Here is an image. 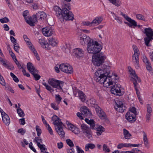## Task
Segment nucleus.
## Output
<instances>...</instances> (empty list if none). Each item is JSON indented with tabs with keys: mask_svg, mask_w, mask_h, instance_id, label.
Returning <instances> with one entry per match:
<instances>
[{
	"mask_svg": "<svg viewBox=\"0 0 153 153\" xmlns=\"http://www.w3.org/2000/svg\"><path fill=\"white\" fill-rule=\"evenodd\" d=\"M52 119L53 121V124L55 126V128L57 132L61 138H63L65 133L63 129V124L61 120L56 115L52 117Z\"/></svg>",
	"mask_w": 153,
	"mask_h": 153,
	"instance_id": "f03ea898",
	"label": "nucleus"
},
{
	"mask_svg": "<svg viewBox=\"0 0 153 153\" xmlns=\"http://www.w3.org/2000/svg\"><path fill=\"white\" fill-rule=\"evenodd\" d=\"M113 4L117 7L120 6L121 4V1L120 0H108Z\"/></svg>",
	"mask_w": 153,
	"mask_h": 153,
	"instance_id": "f704fd0d",
	"label": "nucleus"
},
{
	"mask_svg": "<svg viewBox=\"0 0 153 153\" xmlns=\"http://www.w3.org/2000/svg\"><path fill=\"white\" fill-rule=\"evenodd\" d=\"M123 135L125 139H129L131 136V134L126 129H123Z\"/></svg>",
	"mask_w": 153,
	"mask_h": 153,
	"instance_id": "72a5a7b5",
	"label": "nucleus"
},
{
	"mask_svg": "<svg viewBox=\"0 0 153 153\" xmlns=\"http://www.w3.org/2000/svg\"><path fill=\"white\" fill-rule=\"evenodd\" d=\"M76 147L77 153H85L84 151L79 146H76Z\"/></svg>",
	"mask_w": 153,
	"mask_h": 153,
	"instance_id": "4d7b16f0",
	"label": "nucleus"
},
{
	"mask_svg": "<svg viewBox=\"0 0 153 153\" xmlns=\"http://www.w3.org/2000/svg\"><path fill=\"white\" fill-rule=\"evenodd\" d=\"M136 117L134 114H132L131 113L128 112L126 113L125 117L128 121L130 123H133L136 120Z\"/></svg>",
	"mask_w": 153,
	"mask_h": 153,
	"instance_id": "aec40b11",
	"label": "nucleus"
},
{
	"mask_svg": "<svg viewBox=\"0 0 153 153\" xmlns=\"http://www.w3.org/2000/svg\"><path fill=\"white\" fill-rule=\"evenodd\" d=\"M42 140L41 138L39 137H36L35 138V139L33 140V141L37 143L38 144V143H42Z\"/></svg>",
	"mask_w": 153,
	"mask_h": 153,
	"instance_id": "c03bdc74",
	"label": "nucleus"
},
{
	"mask_svg": "<svg viewBox=\"0 0 153 153\" xmlns=\"http://www.w3.org/2000/svg\"><path fill=\"white\" fill-rule=\"evenodd\" d=\"M78 97L79 99L82 102H84L86 99V96L85 94L82 91L78 90L77 91Z\"/></svg>",
	"mask_w": 153,
	"mask_h": 153,
	"instance_id": "a878e982",
	"label": "nucleus"
},
{
	"mask_svg": "<svg viewBox=\"0 0 153 153\" xmlns=\"http://www.w3.org/2000/svg\"><path fill=\"white\" fill-rule=\"evenodd\" d=\"M18 133H20L21 135H23L25 133L26 131L23 128H21L18 130Z\"/></svg>",
	"mask_w": 153,
	"mask_h": 153,
	"instance_id": "6e6d98bb",
	"label": "nucleus"
},
{
	"mask_svg": "<svg viewBox=\"0 0 153 153\" xmlns=\"http://www.w3.org/2000/svg\"><path fill=\"white\" fill-rule=\"evenodd\" d=\"M102 48V46L97 41H94L87 45V49L88 53L93 54L98 53Z\"/></svg>",
	"mask_w": 153,
	"mask_h": 153,
	"instance_id": "7ed1b4c3",
	"label": "nucleus"
},
{
	"mask_svg": "<svg viewBox=\"0 0 153 153\" xmlns=\"http://www.w3.org/2000/svg\"><path fill=\"white\" fill-rule=\"evenodd\" d=\"M140 146V144H132L131 143H120L117 146V149H121L124 147L128 148L132 147H139Z\"/></svg>",
	"mask_w": 153,
	"mask_h": 153,
	"instance_id": "a211bd4d",
	"label": "nucleus"
},
{
	"mask_svg": "<svg viewBox=\"0 0 153 153\" xmlns=\"http://www.w3.org/2000/svg\"><path fill=\"white\" fill-rule=\"evenodd\" d=\"M74 51L76 56L77 58L83 57L84 54V51L80 48H77L74 49Z\"/></svg>",
	"mask_w": 153,
	"mask_h": 153,
	"instance_id": "4be33fe9",
	"label": "nucleus"
},
{
	"mask_svg": "<svg viewBox=\"0 0 153 153\" xmlns=\"http://www.w3.org/2000/svg\"><path fill=\"white\" fill-rule=\"evenodd\" d=\"M46 127L50 134L52 135H53V132L51 127L50 126V125L49 124L47 125V126H46Z\"/></svg>",
	"mask_w": 153,
	"mask_h": 153,
	"instance_id": "49530a36",
	"label": "nucleus"
},
{
	"mask_svg": "<svg viewBox=\"0 0 153 153\" xmlns=\"http://www.w3.org/2000/svg\"><path fill=\"white\" fill-rule=\"evenodd\" d=\"M129 113H131L132 114L135 115V116H136L137 115V112L136 111V108L134 107H131L129 108V111L127 112Z\"/></svg>",
	"mask_w": 153,
	"mask_h": 153,
	"instance_id": "58836bf2",
	"label": "nucleus"
},
{
	"mask_svg": "<svg viewBox=\"0 0 153 153\" xmlns=\"http://www.w3.org/2000/svg\"><path fill=\"white\" fill-rule=\"evenodd\" d=\"M97 134L98 136H100L102 134L103 132L105 131V128L101 126H99L96 128Z\"/></svg>",
	"mask_w": 153,
	"mask_h": 153,
	"instance_id": "2f4dec72",
	"label": "nucleus"
},
{
	"mask_svg": "<svg viewBox=\"0 0 153 153\" xmlns=\"http://www.w3.org/2000/svg\"><path fill=\"white\" fill-rule=\"evenodd\" d=\"M28 11L27 10H25L24 11L23 13V15L25 20L26 19H27L28 17H27V16L28 14Z\"/></svg>",
	"mask_w": 153,
	"mask_h": 153,
	"instance_id": "0e129e2a",
	"label": "nucleus"
},
{
	"mask_svg": "<svg viewBox=\"0 0 153 153\" xmlns=\"http://www.w3.org/2000/svg\"><path fill=\"white\" fill-rule=\"evenodd\" d=\"M51 107L54 110H59V108L58 105L56 102H54L51 104Z\"/></svg>",
	"mask_w": 153,
	"mask_h": 153,
	"instance_id": "79ce46f5",
	"label": "nucleus"
},
{
	"mask_svg": "<svg viewBox=\"0 0 153 153\" xmlns=\"http://www.w3.org/2000/svg\"><path fill=\"white\" fill-rule=\"evenodd\" d=\"M134 53L132 56V61L137 69L139 68V56L140 55L139 50L137 47L134 45L132 46Z\"/></svg>",
	"mask_w": 153,
	"mask_h": 153,
	"instance_id": "0eeeda50",
	"label": "nucleus"
},
{
	"mask_svg": "<svg viewBox=\"0 0 153 153\" xmlns=\"http://www.w3.org/2000/svg\"><path fill=\"white\" fill-rule=\"evenodd\" d=\"M55 96V102H56L57 105H58L60 102L62 98L59 94H56Z\"/></svg>",
	"mask_w": 153,
	"mask_h": 153,
	"instance_id": "a19ab883",
	"label": "nucleus"
},
{
	"mask_svg": "<svg viewBox=\"0 0 153 153\" xmlns=\"http://www.w3.org/2000/svg\"><path fill=\"white\" fill-rule=\"evenodd\" d=\"M42 84L43 85H44L45 87L46 88L48 91H51L52 90V88L46 82H44L42 83Z\"/></svg>",
	"mask_w": 153,
	"mask_h": 153,
	"instance_id": "de8ad7c7",
	"label": "nucleus"
},
{
	"mask_svg": "<svg viewBox=\"0 0 153 153\" xmlns=\"http://www.w3.org/2000/svg\"><path fill=\"white\" fill-rule=\"evenodd\" d=\"M146 69L149 71L151 70L152 69L151 65L150 62L146 64Z\"/></svg>",
	"mask_w": 153,
	"mask_h": 153,
	"instance_id": "13d9d810",
	"label": "nucleus"
},
{
	"mask_svg": "<svg viewBox=\"0 0 153 153\" xmlns=\"http://www.w3.org/2000/svg\"><path fill=\"white\" fill-rule=\"evenodd\" d=\"M83 133L88 138L91 140L92 139V133L90 128L85 124H83L81 125Z\"/></svg>",
	"mask_w": 153,
	"mask_h": 153,
	"instance_id": "f8f14e48",
	"label": "nucleus"
},
{
	"mask_svg": "<svg viewBox=\"0 0 153 153\" xmlns=\"http://www.w3.org/2000/svg\"><path fill=\"white\" fill-rule=\"evenodd\" d=\"M43 35L45 36H50L54 33L53 30L51 27H46L42 29Z\"/></svg>",
	"mask_w": 153,
	"mask_h": 153,
	"instance_id": "dca6fc26",
	"label": "nucleus"
},
{
	"mask_svg": "<svg viewBox=\"0 0 153 153\" xmlns=\"http://www.w3.org/2000/svg\"><path fill=\"white\" fill-rule=\"evenodd\" d=\"M103 150L106 152H109L110 150L109 148L106 145L104 144L103 146Z\"/></svg>",
	"mask_w": 153,
	"mask_h": 153,
	"instance_id": "5fc2aeb1",
	"label": "nucleus"
},
{
	"mask_svg": "<svg viewBox=\"0 0 153 153\" xmlns=\"http://www.w3.org/2000/svg\"><path fill=\"white\" fill-rule=\"evenodd\" d=\"M25 21L30 26H33L35 25V22H34L32 20L31 17H28L27 19H26Z\"/></svg>",
	"mask_w": 153,
	"mask_h": 153,
	"instance_id": "4c0bfd02",
	"label": "nucleus"
},
{
	"mask_svg": "<svg viewBox=\"0 0 153 153\" xmlns=\"http://www.w3.org/2000/svg\"><path fill=\"white\" fill-rule=\"evenodd\" d=\"M105 59V57L103 53L98 54L93 58V63L94 65L99 66L104 63Z\"/></svg>",
	"mask_w": 153,
	"mask_h": 153,
	"instance_id": "39448f33",
	"label": "nucleus"
},
{
	"mask_svg": "<svg viewBox=\"0 0 153 153\" xmlns=\"http://www.w3.org/2000/svg\"><path fill=\"white\" fill-rule=\"evenodd\" d=\"M53 10L56 16L58 18L60 19L62 18V9L61 10L60 7L58 6L54 7Z\"/></svg>",
	"mask_w": 153,
	"mask_h": 153,
	"instance_id": "5701e85b",
	"label": "nucleus"
},
{
	"mask_svg": "<svg viewBox=\"0 0 153 153\" xmlns=\"http://www.w3.org/2000/svg\"><path fill=\"white\" fill-rule=\"evenodd\" d=\"M59 67L60 70L64 73L71 74L73 72L72 67L69 64L62 63L60 64Z\"/></svg>",
	"mask_w": 153,
	"mask_h": 153,
	"instance_id": "9d476101",
	"label": "nucleus"
},
{
	"mask_svg": "<svg viewBox=\"0 0 153 153\" xmlns=\"http://www.w3.org/2000/svg\"><path fill=\"white\" fill-rule=\"evenodd\" d=\"M96 111L100 118L103 120L106 119V114L101 108H96Z\"/></svg>",
	"mask_w": 153,
	"mask_h": 153,
	"instance_id": "b1692460",
	"label": "nucleus"
},
{
	"mask_svg": "<svg viewBox=\"0 0 153 153\" xmlns=\"http://www.w3.org/2000/svg\"><path fill=\"white\" fill-rule=\"evenodd\" d=\"M85 121L88 124L90 125L92 129H95V123L93 120H89L88 119L85 118Z\"/></svg>",
	"mask_w": 153,
	"mask_h": 153,
	"instance_id": "c756f323",
	"label": "nucleus"
},
{
	"mask_svg": "<svg viewBox=\"0 0 153 153\" xmlns=\"http://www.w3.org/2000/svg\"><path fill=\"white\" fill-rule=\"evenodd\" d=\"M62 18L65 20H73L74 16L71 12L66 8H63L62 13Z\"/></svg>",
	"mask_w": 153,
	"mask_h": 153,
	"instance_id": "6e6552de",
	"label": "nucleus"
},
{
	"mask_svg": "<svg viewBox=\"0 0 153 153\" xmlns=\"http://www.w3.org/2000/svg\"><path fill=\"white\" fill-rule=\"evenodd\" d=\"M151 114L150 113H147L146 118V121L147 122L149 123V122L150 119V116Z\"/></svg>",
	"mask_w": 153,
	"mask_h": 153,
	"instance_id": "052dcab7",
	"label": "nucleus"
},
{
	"mask_svg": "<svg viewBox=\"0 0 153 153\" xmlns=\"http://www.w3.org/2000/svg\"><path fill=\"white\" fill-rule=\"evenodd\" d=\"M1 115L3 122L6 125H9L10 123V120L8 115L5 112L2 113Z\"/></svg>",
	"mask_w": 153,
	"mask_h": 153,
	"instance_id": "393cba45",
	"label": "nucleus"
},
{
	"mask_svg": "<svg viewBox=\"0 0 153 153\" xmlns=\"http://www.w3.org/2000/svg\"><path fill=\"white\" fill-rule=\"evenodd\" d=\"M23 38L25 41L26 42L27 45H28L31 51L34 53V55L36 57V59L38 60H40V58L39 56L36 51L35 50L34 48L33 47V46L31 42L30 41V39L28 38L26 35H24L23 36Z\"/></svg>",
	"mask_w": 153,
	"mask_h": 153,
	"instance_id": "9b49d317",
	"label": "nucleus"
},
{
	"mask_svg": "<svg viewBox=\"0 0 153 153\" xmlns=\"http://www.w3.org/2000/svg\"><path fill=\"white\" fill-rule=\"evenodd\" d=\"M89 102L91 103V106H93V105H97V103L96 100L94 98H91L89 100Z\"/></svg>",
	"mask_w": 153,
	"mask_h": 153,
	"instance_id": "a18cd8bd",
	"label": "nucleus"
},
{
	"mask_svg": "<svg viewBox=\"0 0 153 153\" xmlns=\"http://www.w3.org/2000/svg\"><path fill=\"white\" fill-rule=\"evenodd\" d=\"M36 128L37 131V135L39 136L42 133L41 130L38 126H36Z\"/></svg>",
	"mask_w": 153,
	"mask_h": 153,
	"instance_id": "3c124183",
	"label": "nucleus"
},
{
	"mask_svg": "<svg viewBox=\"0 0 153 153\" xmlns=\"http://www.w3.org/2000/svg\"><path fill=\"white\" fill-rule=\"evenodd\" d=\"M82 24L83 25L91 26L92 25V22H90L88 21L83 22H82Z\"/></svg>",
	"mask_w": 153,
	"mask_h": 153,
	"instance_id": "09e8293b",
	"label": "nucleus"
},
{
	"mask_svg": "<svg viewBox=\"0 0 153 153\" xmlns=\"http://www.w3.org/2000/svg\"><path fill=\"white\" fill-rule=\"evenodd\" d=\"M121 86L120 85H114L111 88V91L113 94L117 95H121L123 93L121 92L120 90Z\"/></svg>",
	"mask_w": 153,
	"mask_h": 153,
	"instance_id": "2eb2a0df",
	"label": "nucleus"
},
{
	"mask_svg": "<svg viewBox=\"0 0 153 153\" xmlns=\"http://www.w3.org/2000/svg\"><path fill=\"white\" fill-rule=\"evenodd\" d=\"M105 71L98 68L95 72L94 79L97 82L103 83L104 87L108 88L112 84L113 82L111 77L107 76L108 74L105 73Z\"/></svg>",
	"mask_w": 153,
	"mask_h": 153,
	"instance_id": "f257e3e1",
	"label": "nucleus"
},
{
	"mask_svg": "<svg viewBox=\"0 0 153 153\" xmlns=\"http://www.w3.org/2000/svg\"><path fill=\"white\" fill-rule=\"evenodd\" d=\"M128 69L130 74L132 76L131 80L133 82L134 87L135 88L137 84V82H140L141 80L136 74L135 71L132 69L131 67H129Z\"/></svg>",
	"mask_w": 153,
	"mask_h": 153,
	"instance_id": "ddd939ff",
	"label": "nucleus"
},
{
	"mask_svg": "<svg viewBox=\"0 0 153 153\" xmlns=\"http://www.w3.org/2000/svg\"><path fill=\"white\" fill-rule=\"evenodd\" d=\"M48 84L53 88L62 89V87L64 83V82L56 79L54 78L50 79L48 81Z\"/></svg>",
	"mask_w": 153,
	"mask_h": 153,
	"instance_id": "423d86ee",
	"label": "nucleus"
},
{
	"mask_svg": "<svg viewBox=\"0 0 153 153\" xmlns=\"http://www.w3.org/2000/svg\"><path fill=\"white\" fill-rule=\"evenodd\" d=\"M80 110L82 114L84 117H89L92 116L91 111L86 106H83L81 107Z\"/></svg>",
	"mask_w": 153,
	"mask_h": 153,
	"instance_id": "6ab92c4d",
	"label": "nucleus"
},
{
	"mask_svg": "<svg viewBox=\"0 0 153 153\" xmlns=\"http://www.w3.org/2000/svg\"><path fill=\"white\" fill-rule=\"evenodd\" d=\"M68 125V126L69 128L71 130V131L74 128H75V126L73 125L71 123H68V124H67Z\"/></svg>",
	"mask_w": 153,
	"mask_h": 153,
	"instance_id": "338daca9",
	"label": "nucleus"
},
{
	"mask_svg": "<svg viewBox=\"0 0 153 153\" xmlns=\"http://www.w3.org/2000/svg\"><path fill=\"white\" fill-rule=\"evenodd\" d=\"M143 140L144 146L146 148L149 149V145L147 135L144 131H143Z\"/></svg>",
	"mask_w": 153,
	"mask_h": 153,
	"instance_id": "bb28decb",
	"label": "nucleus"
},
{
	"mask_svg": "<svg viewBox=\"0 0 153 153\" xmlns=\"http://www.w3.org/2000/svg\"><path fill=\"white\" fill-rule=\"evenodd\" d=\"M17 111L18 114L20 117H22L24 116L25 115L24 113L20 107L18 108Z\"/></svg>",
	"mask_w": 153,
	"mask_h": 153,
	"instance_id": "ea45409f",
	"label": "nucleus"
},
{
	"mask_svg": "<svg viewBox=\"0 0 153 153\" xmlns=\"http://www.w3.org/2000/svg\"><path fill=\"white\" fill-rule=\"evenodd\" d=\"M39 43L40 44L42 47L44 48H47L46 46H48V43L45 41L44 38H42L39 39Z\"/></svg>",
	"mask_w": 153,
	"mask_h": 153,
	"instance_id": "c85d7f7f",
	"label": "nucleus"
},
{
	"mask_svg": "<svg viewBox=\"0 0 153 153\" xmlns=\"http://www.w3.org/2000/svg\"><path fill=\"white\" fill-rule=\"evenodd\" d=\"M14 50L17 53H19V45L16 44H15L14 45Z\"/></svg>",
	"mask_w": 153,
	"mask_h": 153,
	"instance_id": "e2e57ef3",
	"label": "nucleus"
},
{
	"mask_svg": "<svg viewBox=\"0 0 153 153\" xmlns=\"http://www.w3.org/2000/svg\"><path fill=\"white\" fill-rule=\"evenodd\" d=\"M35 17L34 18L36 21H37V19L38 20H41L42 21L46 17V13L43 11L39 12L36 13V14L35 15Z\"/></svg>",
	"mask_w": 153,
	"mask_h": 153,
	"instance_id": "412c9836",
	"label": "nucleus"
},
{
	"mask_svg": "<svg viewBox=\"0 0 153 153\" xmlns=\"http://www.w3.org/2000/svg\"><path fill=\"white\" fill-rule=\"evenodd\" d=\"M121 15L128 22H124V23L130 27L135 28L137 26V23L134 20L132 19L122 12H121Z\"/></svg>",
	"mask_w": 153,
	"mask_h": 153,
	"instance_id": "1a4fd4ad",
	"label": "nucleus"
},
{
	"mask_svg": "<svg viewBox=\"0 0 153 153\" xmlns=\"http://www.w3.org/2000/svg\"><path fill=\"white\" fill-rule=\"evenodd\" d=\"M144 33L146 36L144 39L145 43L147 46H150L149 43L153 39V30L150 27L146 28L144 30Z\"/></svg>",
	"mask_w": 153,
	"mask_h": 153,
	"instance_id": "20e7f679",
	"label": "nucleus"
},
{
	"mask_svg": "<svg viewBox=\"0 0 153 153\" xmlns=\"http://www.w3.org/2000/svg\"><path fill=\"white\" fill-rule=\"evenodd\" d=\"M14 61L16 64L17 65L18 68L19 69H21L22 68V67L21 66L20 64L19 63V62L16 59H15Z\"/></svg>",
	"mask_w": 153,
	"mask_h": 153,
	"instance_id": "680f3d73",
	"label": "nucleus"
},
{
	"mask_svg": "<svg viewBox=\"0 0 153 153\" xmlns=\"http://www.w3.org/2000/svg\"><path fill=\"white\" fill-rule=\"evenodd\" d=\"M38 73V71L37 70H35V71L31 73L36 80H38L40 78V76Z\"/></svg>",
	"mask_w": 153,
	"mask_h": 153,
	"instance_id": "e433bc0d",
	"label": "nucleus"
},
{
	"mask_svg": "<svg viewBox=\"0 0 153 153\" xmlns=\"http://www.w3.org/2000/svg\"><path fill=\"white\" fill-rule=\"evenodd\" d=\"M0 61L4 67H7V65L5 62V61L2 58H0Z\"/></svg>",
	"mask_w": 153,
	"mask_h": 153,
	"instance_id": "774afa93",
	"label": "nucleus"
},
{
	"mask_svg": "<svg viewBox=\"0 0 153 153\" xmlns=\"http://www.w3.org/2000/svg\"><path fill=\"white\" fill-rule=\"evenodd\" d=\"M66 142L67 144L70 147H73L74 146L73 142L70 139L67 140Z\"/></svg>",
	"mask_w": 153,
	"mask_h": 153,
	"instance_id": "603ef678",
	"label": "nucleus"
},
{
	"mask_svg": "<svg viewBox=\"0 0 153 153\" xmlns=\"http://www.w3.org/2000/svg\"><path fill=\"white\" fill-rule=\"evenodd\" d=\"M103 20V18L101 17H96L92 22L93 24H97V25L100 24Z\"/></svg>",
	"mask_w": 153,
	"mask_h": 153,
	"instance_id": "473e14b6",
	"label": "nucleus"
},
{
	"mask_svg": "<svg viewBox=\"0 0 153 153\" xmlns=\"http://www.w3.org/2000/svg\"><path fill=\"white\" fill-rule=\"evenodd\" d=\"M72 131L76 134H78L79 133V129L76 127Z\"/></svg>",
	"mask_w": 153,
	"mask_h": 153,
	"instance_id": "bf43d9fd",
	"label": "nucleus"
},
{
	"mask_svg": "<svg viewBox=\"0 0 153 153\" xmlns=\"http://www.w3.org/2000/svg\"><path fill=\"white\" fill-rule=\"evenodd\" d=\"M27 69L31 74L35 71V70H37L31 62H28L27 63Z\"/></svg>",
	"mask_w": 153,
	"mask_h": 153,
	"instance_id": "cd10ccee",
	"label": "nucleus"
},
{
	"mask_svg": "<svg viewBox=\"0 0 153 153\" xmlns=\"http://www.w3.org/2000/svg\"><path fill=\"white\" fill-rule=\"evenodd\" d=\"M0 21L2 23H7L9 21V20L7 18L5 17L1 19Z\"/></svg>",
	"mask_w": 153,
	"mask_h": 153,
	"instance_id": "8fccbe9b",
	"label": "nucleus"
},
{
	"mask_svg": "<svg viewBox=\"0 0 153 153\" xmlns=\"http://www.w3.org/2000/svg\"><path fill=\"white\" fill-rule=\"evenodd\" d=\"M136 17L138 19L145 20L144 16L141 14H138L136 15Z\"/></svg>",
	"mask_w": 153,
	"mask_h": 153,
	"instance_id": "864d4df0",
	"label": "nucleus"
},
{
	"mask_svg": "<svg viewBox=\"0 0 153 153\" xmlns=\"http://www.w3.org/2000/svg\"><path fill=\"white\" fill-rule=\"evenodd\" d=\"M80 43L81 45H84L87 44V45L88 44L93 42V40L91 39L90 38L85 34H81L79 37Z\"/></svg>",
	"mask_w": 153,
	"mask_h": 153,
	"instance_id": "4468645a",
	"label": "nucleus"
},
{
	"mask_svg": "<svg viewBox=\"0 0 153 153\" xmlns=\"http://www.w3.org/2000/svg\"><path fill=\"white\" fill-rule=\"evenodd\" d=\"M95 147L94 144L93 143H88L85 145V150L86 151H88L89 149H93Z\"/></svg>",
	"mask_w": 153,
	"mask_h": 153,
	"instance_id": "c9c22d12",
	"label": "nucleus"
},
{
	"mask_svg": "<svg viewBox=\"0 0 153 153\" xmlns=\"http://www.w3.org/2000/svg\"><path fill=\"white\" fill-rule=\"evenodd\" d=\"M114 108L117 111L122 113L124 111L126 108L121 102L119 101L116 103Z\"/></svg>",
	"mask_w": 153,
	"mask_h": 153,
	"instance_id": "f3484780",
	"label": "nucleus"
},
{
	"mask_svg": "<svg viewBox=\"0 0 153 153\" xmlns=\"http://www.w3.org/2000/svg\"><path fill=\"white\" fill-rule=\"evenodd\" d=\"M143 62L146 64L149 62L148 59L145 56H144L143 57Z\"/></svg>",
	"mask_w": 153,
	"mask_h": 153,
	"instance_id": "69168bd1",
	"label": "nucleus"
},
{
	"mask_svg": "<svg viewBox=\"0 0 153 153\" xmlns=\"http://www.w3.org/2000/svg\"><path fill=\"white\" fill-rule=\"evenodd\" d=\"M49 44L53 46L57 45V41L56 40L52 37L49 38L48 39Z\"/></svg>",
	"mask_w": 153,
	"mask_h": 153,
	"instance_id": "7c9ffc66",
	"label": "nucleus"
},
{
	"mask_svg": "<svg viewBox=\"0 0 153 153\" xmlns=\"http://www.w3.org/2000/svg\"><path fill=\"white\" fill-rule=\"evenodd\" d=\"M37 145L40 148V150H41L42 152H44L43 151L45 150H47V149L45 147V145L44 144H41L40 143H38L37 144Z\"/></svg>",
	"mask_w": 153,
	"mask_h": 153,
	"instance_id": "37998d69",
	"label": "nucleus"
}]
</instances>
